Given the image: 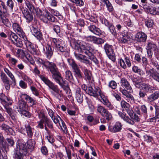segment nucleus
Segmentation results:
<instances>
[{
  "instance_id": "obj_46",
  "label": "nucleus",
  "mask_w": 159,
  "mask_h": 159,
  "mask_svg": "<svg viewBox=\"0 0 159 159\" xmlns=\"http://www.w3.org/2000/svg\"><path fill=\"white\" fill-rule=\"evenodd\" d=\"M56 47L58 51L62 52H65L67 50L66 47L65 45H63L61 42L58 44Z\"/></svg>"
},
{
  "instance_id": "obj_63",
  "label": "nucleus",
  "mask_w": 159,
  "mask_h": 159,
  "mask_svg": "<svg viewBox=\"0 0 159 159\" xmlns=\"http://www.w3.org/2000/svg\"><path fill=\"white\" fill-rule=\"evenodd\" d=\"M119 62L120 66L123 68L125 69L126 68L127 66L126 65L124 61L122 59H119Z\"/></svg>"
},
{
  "instance_id": "obj_25",
  "label": "nucleus",
  "mask_w": 159,
  "mask_h": 159,
  "mask_svg": "<svg viewBox=\"0 0 159 159\" xmlns=\"http://www.w3.org/2000/svg\"><path fill=\"white\" fill-rule=\"evenodd\" d=\"M38 117L40 119V120L37 122L38 125L37 127L41 129H43L44 128L43 124L44 123V111H40L38 113Z\"/></svg>"
},
{
  "instance_id": "obj_24",
  "label": "nucleus",
  "mask_w": 159,
  "mask_h": 159,
  "mask_svg": "<svg viewBox=\"0 0 159 159\" xmlns=\"http://www.w3.org/2000/svg\"><path fill=\"white\" fill-rule=\"evenodd\" d=\"M120 85L123 89H125L129 91H132V88L129 82L125 78H123L120 80Z\"/></svg>"
},
{
  "instance_id": "obj_38",
  "label": "nucleus",
  "mask_w": 159,
  "mask_h": 159,
  "mask_svg": "<svg viewBox=\"0 0 159 159\" xmlns=\"http://www.w3.org/2000/svg\"><path fill=\"white\" fill-rule=\"evenodd\" d=\"M8 39L11 40L13 43L18 38L17 35L11 31L8 32Z\"/></svg>"
},
{
  "instance_id": "obj_55",
  "label": "nucleus",
  "mask_w": 159,
  "mask_h": 159,
  "mask_svg": "<svg viewBox=\"0 0 159 159\" xmlns=\"http://www.w3.org/2000/svg\"><path fill=\"white\" fill-rule=\"evenodd\" d=\"M106 109L104 107L101 105H98L97 107V111L102 116L103 115L102 114L106 110Z\"/></svg>"
},
{
  "instance_id": "obj_29",
  "label": "nucleus",
  "mask_w": 159,
  "mask_h": 159,
  "mask_svg": "<svg viewBox=\"0 0 159 159\" xmlns=\"http://www.w3.org/2000/svg\"><path fill=\"white\" fill-rule=\"evenodd\" d=\"M12 27L15 31L17 33L20 37H23L25 35V33L23 32L19 24L16 23L13 24Z\"/></svg>"
},
{
  "instance_id": "obj_26",
  "label": "nucleus",
  "mask_w": 159,
  "mask_h": 159,
  "mask_svg": "<svg viewBox=\"0 0 159 159\" xmlns=\"http://www.w3.org/2000/svg\"><path fill=\"white\" fill-rule=\"evenodd\" d=\"M75 97L79 103L81 104L83 102V93L80 88H77L76 89Z\"/></svg>"
},
{
  "instance_id": "obj_44",
  "label": "nucleus",
  "mask_w": 159,
  "mask_h": 159,
  "mask_svg": "<svg viewBox=\"0 0 159 159\" xmlns=\"http://www.w3.org/2000/svg\"><path fill=\"white\" fill-rule=\"evenodd\" d=\"M131 118V119L133 120L134 121H136L139 122L140 120V118L139 117L138 115L135 113H134L133 110L131 111L129 114H128Z\"/></svg>"
},
{
  "instance_id": "obj_15",
  "label": "nucleus",
  "mask_w": 159,
  "mask_h": 159,
  "mask_svg": "<svg viewBox=\"0 0 159 159\" xmlns=\"http://www.w3.org/2000/svg\"><path fill=\"white\" fill-rule=\"evenodd\" d=\"M52 77L55 81L62 88L64 87L65 82L61 77L59 71L52 74Z\"/></svg>"
},
{
  "instance_id": "obj_27",
  "label": "nucleus",
  "mask_w": 159,
  "mask_h": 159,
  "mask_svg": "<svg viewBox=\"0 0 159 159\" xmlns=\"http://www.w3.org/2000/svg\"><path fill=\"white\" fill-rule=\"evenodd\" d=\"M20 96L21 99H25L28 101V103L31 104L32 106L35 105L37 103L36 100L26 94H22Z\"/></svg>"
},
{
  "instance_id": "obj_54",
  "label": "nucleus",
  "mask_w": 159,
  "mask_h": 159,
  "mask_svg": "<svg viewBox=\"0 0 159 159\" xmlns=\"http://www.w3.org/2000/svg\"><path fill=\"white\" fill-rule=\"evenodd\" d=\"M108 86L110 88L114 89L117 88V84L114 80H111L109 83Z\"/></svg>"
},
{
  "instance_id": "obj_49",
  "label": "nucleus",
  "mask_w": 159,
  "mask_h": 159,
  "mask_svg": "<svg viewBox=\"0 0 159 159\" xmlns=\"http://www.w3.org/2000/svg\"><path fill=\"white\" fill-rule=\"evenodd\" d=\"M6 146V141L2 133H0V147L5 148Z\"/></svg>"
},
{
  "instance_id": "obj_56",
  "label": "nucleus",
  "mask_w": 159,
  "mask_h": 159,
  "mask_svg": "<svg viewBox=\"0 0 159 159\" xmlns=\"http://www.w3.org/2000/svg\"><path fill=\"white\" fill-rule=\"evenodd\" d=\"M70 1L75 4L76 5L82 6L84 4V2L82 0H70Z\"/></svg>"
},
{
  "instance_id": "obj_37",
  "label": "nucleus",
  "mask_w": 159,
  "mask_h": 159,
  "mask_svg": "<svg viewBox=\"0 0 159 159\" xmlns=\"http://www.w3.org/2000/svg\"><path fill=\"white\" fill-rule=\"evenodd\" d=\"M34 2L31 0H26V5L29 9V10L32 12L33 13L36 11L35 8L34 6L31 3L32 2Z\"/></svg>"
},
{
  "instance_id": "obj_17",
  "label": "nucleus",
  "mask_w": 159,
  "mask_h": 159,
  "mask_svg": "<svg viewBox=\"0 0 159 159\" xmlns=\"http://www.w3.org/2000/svg\"><path fill=\"white\" fill-rule=\"evenodd\" d=\"M0 77L2 81L4 84V85L6 89L7 90H9L10 88V80L5 73L2 72L0 74Z\"/></svg>"
},
{
  "instance_id": "obj_9",
  "label": "nucleus",
  "mask_w": 159,
  "mask_h": 159,
  "mask_svg": "<svg viewBox=\"0 0 159 159\" xmlns=\"http://www.w3.org/2000/svg\"><path fill=\"white\" fill-rule=\"evenodd\" d=\"M88 91L89 94L95 98H98L99 96H102V94L100 89L97 86H89Z\"/></svg>"
},
{
  "instance_id": "obj_64",
  "label": "nucleus",
  "mask_w": 159,
  "mask_h": 159,
  "mask_svg": "<svg viewBox=\"0 0 159 159\" xmlns=\"http://www.w3.org/2000/svg\"><path fill=\"white\" fill-rule=\"evenodd\" d=\"M20 112L21 114L26 117L30 118L31 117V114L28 111H26L25 110H23Z\"/></svg>"
},
{
  "instance_id": "obj_31",
  "label": "nucleus",
  "mask_w": 159,
  "mask_h": 159,
  "mask_svg": "<svg viewBox=\"0 0 159 159\" xmlns=\"http://www.w3.org/2000/svg\"><path fill=\"white\" fill-rule=\"evenodd\" d=\"M88 29L91 32L96 35L99 36L102 34L101 30L94 25H91L88 27Z\"/></svg>"
},
{
  "instance_id": "obj_51",
  "label": "nucleus",
  "mask_w": 159,
  "mask_h": 159,
  "mask_svg": "<svg viewBox=\"0 0 159 159\" xmlns=\"http://www.w3.org/2000/svg\"><path fill=\"white\" fill-rule=\"evenodd\" d=\"M14 4V2L12 0H8L7 2V7H8V9L11 11H13Z\"/></svg>"
},
{
  "instance_id": "obj_53",
  "label": "nucleus",
  "mask_w": 159,
  "mask_h": 159,
  "mask_svg": "<svg viewBox=\"0 0 159 159\" xmlns=\"http://www.w3.org/2000/svg\"><path fill=\"white\" fill-rule=\"evenodd\" d=\"M2 22L6 26L10 27L11 26V24L8 19L6 17L2 18Z\"/></svg>"
},
{
  "instance_id": "obj_10",
  "label": "nucleus",
  "mask_w": 159,
  "mask_h": 159,
  "mask_svg": "<svg viewBox=\"0 0 159 159\" xmlns=\"http://www.w3.org/2000/svg\"><path fill=\"white\" fill-rule=\"evenodd\" d=\"M103 48L108 58L112 61H114L115 59V55L113 50L112 46L106 43L104 45Z\"/></svg>"
},
{
  "instance_id": "obj_48",
  "label": "nucleus",
  "mask_w": 159,
  "mask_h": 159,
  "mask_svg": "<svg viewBox=\"0 0 159 159\" xmlns=\"http://www.w3.org/2000/svg\"><path fill=\"white\" fill-rule=\"evenodd\" d=\"M68 62L70 65L71 66L74 71L79 69L77 64L73 60H70L68 61Z\"/></svg>"
},
{
  "instance_id": "obj_57",
  "label": "nucleus",
  "mask_w": 159,
  "mask_h": 159,
  "mask_svg": "<svg viewBox=\"0 0 159 159\" xmlns=\"http://www.w3.org/2000/svg\"><path fill=\"white\" fill-rule=\"evenodd\" d=\"M2 7L3 9L2 11L3 13L5 14L6 13L8 10L7 6H6L5 3L2 1H0V8Z\"/></svg>"
},
{
  "instance_id": "obj_41",
  "label": "nucleus",
  "mask_w": 159,
  "mask_h": 159,
  "mask_svg": "<svg viewBox=\"0 0 159 159\" xmlns=\"http://www.w3.org/2000/svg\"><path fill=\"white\" fill-rule=\"evenodd\" d=\"M47 68L49 69L52 74L59 71L55 64L52 62L50 63Z\"/></svg>"
},
{
  "instance_id": "obj_28",
  "label": "nucleus",
  "mask_w": 159,
  "mask_h": 159,
  "mask_svg": "<svg viewBox=\"0 0 159 159\" xmlns=\"http://www.w3.org/2000/svg\"><path fill=\"white\" fill-rule=\"evenodd\" d=\"M118 114L122 119L129 124L132 125H133L134 124V122L133 120H131L128 116H126L125 113L124 114L121 111H119L118 112Z\"/></svg>"
},
{
  "instance_id": "obj_4",
  "label": "nucleus",
  "mask_w": 159,
  "mask_h": 159,
  "mask_svg": "<svg viewBox=\"0 0 159 159\" xmlns=\"http://www.w3.org/2000/svg\"><path fill=\"white\" fill-rule=\"evenodd\" d=\"M142 61L143 65L144 67L145 72L147 76L152 78L154 80L159 82V73L154 68L149 69V67L147 66L148 60L145 57H142Z\"/></svg>"
},
{
  "instance_id": "obj_47",
  "label": "nucleus",
  "mask_w": 159,
  "mask_h": 159,
  "mask_svg": "<svg viewBox=\"0 0 159 159\" xmlns=\"http://www.w3.org/2000/svg\"><path fill=\"white\" fill-rule=\"evenodd\" d=\"M150 64L155 67L157 71H159V65L156 58H153L149 60Z\"/></svg>"
},
{
  "instance_id": "obj_19",
  "label": "nucleus",
  "mask_w": 159,
  "mask_h": 159,
  "mask_svg": "<svg viewBox=\"0 0 159 159\" xmlns=\"http://www.w3.org/2000/svg\"><path fill=\"white\" fill-rule=\"evenodd\" d=\"M147 50L152 51L154 52L155 57L158 59L157 55L159 54V52L157 46L155 44L151 42H148L146 46Z\"/></svg>"
},
{
  "instance_id": "obj_8",
  "label": "nucleus",
  "mask_w": 159,
  "mask_h": 159,
  "mask_svg": "<svg viewBox=\"0 0 159 159\" xmlns=\"http://www.w3.org/2000/svg\"><path fill=\"white\" fill-rule=\"evenodd\" d=\"M117 38L119 43L123 44L128 43L130 40L131 36L129 33L124 31L118 34Z\"/></svg>"
},
{
  "instance_id": "obj_1",
  "label": "nucleus",
  "mask_w": 159,
  "mask_h": 159,
  "mask_svg": "<svg viewBox=\"0 0 159 159\" xmlns=\"http://www.w3.org/2000/svg\"><path fill=\"white\" fill-rule=\"evenodd\" d=\"M70 44L75 50L74 55L77 60L86 65L92 63L86 56L80 53H84L88 56L93 54L95 48L93 45L83 41L73 39L70 41Z\"/></svg>"
},
{
  "instance_id": "obj_11",
  "label": "nucleus",
  "mask_w": 159,
  "mask_h": 159,
  "mask_svg": "<svg viewBox=\"0 0 159 159\" xmlns=\"http://www.w3.org/2000/svg\"><path fill=\"white\" fill-rule=\"evenodd\" d=\"M30 30L32 34L34 35L39 42L43 41V39L42 33L40 32L37 26L35 25H31Z\"/></svg>"
},
{
  "instance_id": "obj_35",
  "label": "nucleus",
  "mask_w": 159,
  "mask_h": 159,
  "mask_svg": "<svg viewBox=\"0 0 159 159\" xmlns=\"http://www.w3.org/2000/svg\"><path fill=\"white\" fill-rule=\"evenodd\" d=\"M4 71L7 73L8 76L10 78L11 80V84L15 86L16 84V80L14 76L11 72L7 68H5L4 69Z\"/></svg>"
},
{
  "instance_id": "obj_58",
  "label": "nucleus",
  "mask_w": 159,
  "mask_h": 159,
  "mask_svg": "<svg viewBox=\"0 0 159 159\" xmlns=\"http://www.w3.org/2000/svg\"><path fill=\"white\" fill-rule=\"evenodd\" d=\"M106 4V6L107 7L108 10L110 12H112L113 10V8L111 3L109 1L107 0L104 3Z\"/></svg>"
},
{
  "instance_id": "obj_30",
  "label": "nucleus",
  "mask_w": 159,
  "mask_h": 159,
  "mask_svg": "<svg viewBox=\"0 0 159 159\" xmlns=\"http://www.w3.org/2000/svg\"><path fill=\"white\" fill-rule=\"evenodd\" d=\"M120 105L122 108L123 111H125L128 114H129L132 110L130 107L129 104L124 100H122L120 102Z\"/></svg>"
},
{
  "instance_id": "obj_6",
  "label": "nucleus",
  "mask_w": 159,
  "mask_h": 159,
  "mask_svg": "<svg viewBox=\"0 0 159 159\" xmlns=\"http://www.w3.org/2000/svg\"><path fill=\"white\" fill-rule=\"evenodd\" d=\"M18 144L29 155L34 148L35 142L34 140L30 139L27 141V145L23 143H18Z\"/></svg>"
},
{
  "instance_id": "obj_33",
  "label": "nucleus",
  "mask_w": 159,
  "mask_h": 159,
  "mask_svg": "<svg viewBox=\"0 0 159 159\" xmlns=\"http://www.w3.org/2000/svg\"><path fill=\"white\" fill-rule=\"evenodd\" d=\"M100 97L101 98L102 100L101 102L104 105L106 106L110 109L112 110L114 108L113 106L111 104L107 99L104 97L103 94L102 96H100Z\"/></svg>"
},
{
  "instance_id": "obj_59",
  "label": "nucleus",
  "mask_w": 159,
  "mask_h": 159,
  "mask_svg": "<svg viewBox=\"0 0 159 159\" xmlns=\"http://www.w3.org/2000/svg\"><path fill=\"white\" fill-rule=\"evenodd\" d=\"M109 30L111 33L114 36L116 35V33L115 28L114 25H111L109 27H108Z\"/></svg>"
},
{
  "instance_id": "obj_42",
  "label": "nucleus",
  "mask_w": 159,
  "mask_h": 159,
  "mask_svg": "<svg viewBox=\"0 0 159 159\" xmlns=\"http://www.w3.org/2000/svg\"><path fill=\"white\" fill-rule=\"evenodd\" d=\"M7 142H6V146L5 148H3L6 151L7 149H8L9 147H12L15 144V142L13 139L11 138H7L6 139Z\"/></svg>"
},
{
  "instance_id": "obj_18",
  "label": "nucleus",
  "mask_w": 159,
  "mask_h": 159,
  "mask_svg": "<svg viewBox=\"0 0 159 159\" xmlns=\"http://www.w3.org/2000/svg\"><path fill=\"white\" fill-rule=\"evenodd\" d=\"M147 38V35L142 32H138L135 36V39L138 42H144L146 41Z\"/></svg>"
},
{
  "instance_id": "obj_20",
  "label": "nucleus",
  "mask_w": 159,
  "mask_h": 159,
  "mask_svg": "<svg viewBox=\"0 0 159 159\" xmlns=\"http://www.w3.org/2000/svg\"><path fill=\"white\" fill-rule=\"evenodd\" d=\"M0 128L8 135H14L15 134L12 128L4 123H2L0 125Z\"/></svg>"
},
{
  "instance_id": "obj_5",
  "label": "nucleus",
  "mask_w": 159,
  "mask_h": 159,
  "mask_svg": "<svg viewBox=\"0 0 159 159\" xmlns=\"http://www.w3.org/2000/svg\"><path fill=\"white\" fill-rule=\"evenodd\" d=\"M40 78L41 80L44 83L48 86L49 88L52 91V93L54 96H56V94H59L61 92L58 87L57 85H55L47 77L43 75L40 76Z\"/></svg>"
},
{
  "instance_id": "obj_60",
  "label": "nucleus",
  "mask_w": 159,
  "mask_h": 159,
  "mask_svg": "<svg viewBox=\"0 0 159 159\" xmlns=\"http://www.w3.org/2000/svg\"><path fill=\"white\" fill-rule=\"evenodd\" d=\"M145 24L148 28H151L153 25V21L151 19H147L146 21Z\"/></svg>"
},
{
  "instance_id": "obj_39",
  "label": "nucleus",
  "mask_w": 159,
  "mask_h": 159,
  "mask_svg": "<svg viewBox=\"0 0 159 159\" xmlns=\"http://www.w3.org/2000/svg\"><path fill=\"white\" fill-rule=\"evenodd\" d=\"M88 56L89 59L94 63L95 66L99 67L100 66L99 61L93 55V54H91V55H90Z\"/></svg>"
},
{
  "instance_id": "obj_22",
  "label": "nucleus",
  "mask_w": 159,
  "mask_h": 159,
  "mask_svg": "<svg viewBox=\"0 0 159 159\" xmlns=\"http://www.w3.org/2000/svg\"><path fill=\"white\" fill-rule=\"evenodd\" d=\"M122 125L119 122H116L113 127L109 126L108 130L112 132H117L120 131L122 128Z\"/></svg>"
},
{
  "instance_id": "obj_45",
  "label": "nucleus",
  "mask_w": 159,
  "mask_h": 159,
  "mask_svg": "<svg viewBox=\"0 0 159 159\" xmlns=\"http://www.w3.org/2000/svg\"><path fill=\"white\" fill-rule=\"evenodd\" d=\"M102 114L103 115H102V116L105 118L108 121L111 120L112 117L111 113L107 109H106Z\"/></svg>"
},
{
  "instance_id": "obj_32",
  "label": "nucleus",
  "mask_w": 159,
  "mask_h": 159,
  "mask_svg": "<svg viewBox=\"0 0 159 159\" xmlns=\"http://www.w3.org/2000/svg\"><path fill=\"white\" fill-rule=\"evenodd\" d=\"M25 127L28 137L30 138H32L33 134L34 129L31 127L30 124L26 123V122H25Z\"/></svg>"
},
{
  "instance_id": "obj_36",
  "label": "nucleus",
  "mask_w": 159,
  "mask_h": 159,
  "mask_svg": "<svg viewBox=\"0 0 159 159\" xmlns=\"http://www.w3.org/2000/svg\"><path fill=\"white\" fill-rule=\"evenodd\" d=\"M26 107V103L24 101H20L19 105L16 107V111L20 112L22 111L25 110Z\"/></svg>"
},
{
  "instance_id": "obj_14",
  "label": "nucleus",
  "mask_w": 159,
  "mask_h": 159,
  "mask_svg": "<svg viewBox=\"0 0 159 159\" xmlns=\"http://www.w3.org/2000/svg\"><path fill=\"white\" fill-rule=\"evenodd\" d=\"M22 38L24 40V43L25 45L28 50L32 54H36V49L34 47L33 43L28 40L27 38L25 35L23 36Z\"/></svg>"
},
{
  "instance_id": "obj_61",
  "label": "nucleus",
  "mask_w": 159,
  "mask_h": 159,
  "mask_svg": "<svg viewBox=\"0 0 159 159\" xmlns=\"http://www.w3.org/2000/svg\"><path fill=\"white\" fill-rule=\"evenodd\" d=\"M14 43L17 47L21 48L23 46V43L22 41L20 40V38L16 40V42Z\"/></svg>"
},
{
  "instance_id": "obj_7",
  "label": "nucleus",
  "mask_w": 159,
  "mask_h": 159,
  "mask_svg": "<svg viewBox=\"0 0 159 159\" xmlns=\"http://www.w3.org/2000/svg\"><path fill=\"white\" fill-rule=\"evenodd\" d=\"M27 152L25 151L22 148L17 144L16 147L15 148L14 154V159H24V157L29 155Z\"/></svg>"
},
{
  "instance_id": "obj_13",
  "label": "nucleus",
  "mask_w": 159,
  "mask_h": 159,
  "mask_svg": "<svg viewBox=\"0 0 159 159\" xmlns=\"http://www.w3.org/2000/svg\"><path fill=\"white\" fill-rule=\"evenodd\" d=\"M84 38L88 42H90L97 45L101 44L105 42L104 39L97 38L95 36L92 35L85 36Z\"/></svg>"
},
{
  "instance_id": "obj_3",
  "label": "nucleus",
  "mask_w": 159,
  "mask_h": 159,
  "mask_svg": "<svg viewBox=\"0 0 159 159\" xmlns=\"http://www.w3.org/2000/svg\"><path fill=\"white\" fill-rule=\"evenodd\" d=\"M36 11L33 13L36 14L37 16L43 20V21L48 23L49 22H55L57 19L46 10L42 11L39 8H35Z\"/></svg>"
},
{
  "instance_id": "obj_12",
  "label": "nucleus",
  "mask_w": 159,
  "mask_h": 159,
  "mask_svg": "<svg viewBox=\"0 0 159 159\" xmlns=\"http://www.w3.org/2000/svg\"><path fill=\"white\" fill-rule=\"evenodd\" d=\"M136 112L140 116L144 118L145 119H147L148 117L154 116V115L151 116V115L148 114L147 107L144 104L141 105L140 109H138Z\"/></svg>"
},
{
  "instance_id": "obj_52",
  "label": "nucleus",
  "mask_w": 159,
  "mask_h": 159,
  "mask_svg": "<svg viewBox=\"0 0 159 159\" xmlns=\"http://www.w3.org/2000/svg\"><path fill=\"white\" fill-rule=\"evenodd\" d=\"M73 71L75 72V76L77 79H82V73L80 69Z\"/></svg>"
},
{
  "instance_id": "obj_62",
  "label": "nucleus",
  "mask_w": 159,
  "mask_h": 159,
  "mask_svg": "<svg viewBox=\"0 0 159 159\" xmlns=\"http://www.w3.org/2000/svg\"><path fill=\"white\" fill-rule=\"evenodd\" d=\"M157 8L155 7H153L152 8H151V10H150L149 13L153 15L159 14V11H157Z\"/></svg>"
},
{
  "instance_id": "obj_43",
  "label": "nucleus",
  "mask_w": 159,
  "mask_h": 159,
  "mask_svg": "<svg viewBox=\"0 0 159 159\" xmlns=\"http://www.w3.org/2000/svg\"><path fill=\"white\" fill-rule=\"evenodd\" d=\"M83 71L86 79L88 80H91L92 75L91 72L86 68H84L83 70Z\"/></svg>"
},
{
  "instance_id": "obj_34",
  "label": "nucleus",
  "mask_w": 159,
  "mask_h": 159,
  "mask_svg": "<svg viewBox=\"0 0 159 159\" xmlns=\"http://www.w3.org/2000/svg\"><path fill=\"white\" fill-rule=\"evenodd\" d=\"M44 118V122L45 123V125L47 126L49 128L51 129H53V123L52 120L48 118L44 112V117H43Z\"/></svg>"
},
{
  "instance_id": "obj_16",
  "label": "nucleus",
  "mask_w": 159,
  "mask_h": 159,
  "mask_svg": "<svg viewBox=\"0 0 159 159\" xmlns=\"http://www.w3.org/2000/svg\"><path fill=\"white\" fill-rule=\"evenodd\" d=\"M43 50L44 54L46 58L48 59H50L53 54V48L48 44L46 46L45 48H43Z\"/></svg>"
},
{
  "instance_id": "obj_21",
  "label": "nucleus",
  "mask_w": 159,
  "mask_h": 159,
  "mask_svg": "<svg viewBox=\"0 0 159 159\" xmlns=\"http://www.w3.org/2000/svg\"><path fill=\"white\" fill-rule=\"evenodd\" d=\"M21 11L24 17L27 22L29 23L33 20V16L30 13L27 9L23 7L21 9Z\"/></svg>"
},
{
  "instance_id": "obj_50",
  "label": "nucleus",
  "mask_w": 159,
  "mask_h": 159,
  "mask_svg": "<svg viewBox=\"0 0 159 159\" xmlns=\"http://www.w3.org/2000/svg\"><path fill=\"white\" fill-rule=\"evenodd\" d=\"M132 70L134 73H137L140 75H143L144 74L143 71L137 66H133L132 67Z\"/></svg>"
},
{
  "instance_id": "obj_40",
  "label": "nucleus",
  "mask_w": 159,
  "mask_h": 159,
  "mask_svg": "<svg viewBox=\"0 0 159 159\" xmlns=\"http://www.w3.org/2000/svg\"><path fill=\"white\" fill-rule=\"evenodd\" d=\"M65 79L70 82L73 83L74 81V79L72 73L69 70L66 71L65 74Z\"/></svg>"
},
{
  "instance_id": "obj_2",
  "label": "nucleus",
  "mask_w": 159,
  "mask_h": 159,
  "mask_svg": "<svg viewBox=\"0 0 159 159\" xmlns=\"http://www.w3.org/2000/svg\"><path fill=\"white\" fill-rule=\"evenodd\" d=\"M131 79L135 87L140 89L139 93L140 98H144L147 96V93H150L156 89L155 87L148 84L143 83L136 78L133 77Z\"/></svg>"
},
{
  "instance_id": "obj_23",
  "label": "nucleus",
  "mask_w": 159,
  "mask_h": 159,
  "mask_svg": "<svg viewBox=\"0 0 159 159\" xmlns=\"http://www.w3.org/2000/svg\"><path fill=\"white\" fill-rule=\"evenodd\" d=\"M159 98V91H156L148 96L147 101L149 103L153 102Z\"/></svg>"
}]
</instances>
